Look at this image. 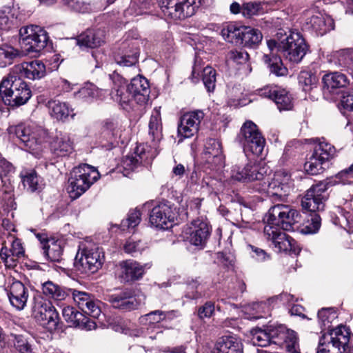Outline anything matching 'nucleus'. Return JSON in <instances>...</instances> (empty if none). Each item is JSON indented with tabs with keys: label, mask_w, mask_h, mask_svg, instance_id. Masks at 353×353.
<instances>
[{
	"label": "nucleus",
	"mask_w": 353,
	"mask_h": 353,
	"mask_svg": "<svg viewBox=\"0 0 353 353\" xmlns=\"http://www.w3.org/2000/svg\"><path fill=\"white\" fill-rule=\"evenodd\" d=\"M270 334L272 343L285 347L289 353H299L298 337L294 331L283 325L276 327L270 325Z\"/></svg>",
	"instance_id": "f3484780"
},
{
	"label": "nucleus",
	"mask_w": 353,
	"mask_h": 353,
	"mask_svg": "<svg viewBox=\"0 0 353 353\" xmlns=\"http://www.w3.org/2000/svg\"><path fill=\"white\" fill-rule=\"evenodd\" d=\"M243 344L239 338L234 335L223 336L217 339L211 353H242Z\"/></svg>",
	"instance_id": "a878e982"
},
{
	"label": "nucleus",
	"mask_w": 353,
	"mask_h": 353,
	"mask_svg": "<svg viewBox=\"0 0 353 353\" xmlns=\"http://www.w3.org/2000/svg\"><path fill=\"white\" fill-rule=\"evenodd\" d=\"M42 247L43 254L51 262H60L62 259L63 248L58 241H47Z\"/></svg>",
	"instance_id": "c9c22d12"
},
{
	"label": "nucleus",
	"mask_w": 353,
	"mask_h": 353,
	"mask_svg": "<svg viewBox=\"0 0 353 353\" xmlns=\"http://www.w3.org/2000/svg\"><path fill=\"white\" fill-rule=\"evenodd\" d=\"M72 298L74 301L77 303L78 307L82 312L85 309L87 305L90 303V300L93 297L90 294L79 291L77 290H71Z\"/></svg>",
	"instance_id": "6e6d98bb"
},
{
	"label": "nucleus",
	"mask_w": 353,
	"mask_h": 353,
	"mask_svg": "<svg viewBox=\"0 0 353 353\" xmlns=\"http://www.w3.org/2000/svg\"><path fill=\"white\" fill-rule=\"evenodd\" d=\"M227 59L237 64H243L248 61L249 54L243 50H232L228 53Z\"/></svg>",
	"instance_id": "13d9d810"
},
{
	"label": "nucleus",
	"mask_w": 353,
	"mask_h": 353,
	"mask_svg": "<svg viewBox=\"0 0 353 353\" xmlns=\"http://www.w3.org/2000/svg\"><path fill=\"white\" fill-rule=\"evenodd\" d=\"M216 70L210 66L203 70V82L208 92H214L216 86Z\"/></svg>",
	"instance_id": "3c124183"
},
{
	"label": "nucleus",
	"mask_w": 353,
	"mask_h": 353,
	"mask_svg": "<svg viewBox=\"0 0 353 353\" xmlns=\"http://www.w3.org/2000/svg\"><path fill=\"white\" fill-rule=\"evenodd\" d=\"M263 60L267 64L271 74L276 77H283L288 74V68L283 65L281 57L274 54H264Z\"/></svg>",
	"instance_id": "e433bc0d"
},
{
	"label": "nucleus",
	"mask_w": 353,
	"mask_h": 353,
	"mask_svg": "<svg viewBox=\"0 0 353 353\" xmlns=\"http://www.w3.org/2000/svg\"><path fill=\"white\" fill-rule=\"evenodd\" d=\"M352 49H343L334 52L335 63L342 67L347 66L352 62Z\"/></svg>",
	"instance_id": "864d4df0"
},
{
	"label": "nucleus",
	"mask_w": 353,
	"mask_h": 353,
	"mask_svg": "<svg viewBox=\"0 0 353 353\" xmlns=\"http://www.w3.org/2000/svg\"><path fill=\"white\" fill-rule=\"evenodd\" d=\"M279 51L289 61L298 63L306 54L308 46L302 35L298 32H290V34L280 41Z\"/></svg>",
	"instance_id": "1a4fd4ad"
},
{
	"label": "nucleus",
	"mask_w": 353,
	"mask_h": 353,
	"mask_svg": "<svg viewBox=\"0 0 353 353\" xmlns=\"http://www.w3.org/2000/svg\"><path fill=\"white\" fill-rule=\"evenodd\" d=\"M132 54H128V52H122L115 56L114 59L117 64L121 66L129 67L134 65L138 61L139 49L134 44L132 45L130 50Z\"/></svg>",
	"instance_id": "a19ab883"
},
{
	"label": "nucleus",
	"mask_w": 353,
	"mask_h": 353,
	"mask_svg": "<svg viewBox=\"0 0 353 353\" xmlns=\"http://www.w3.org/2000/svg\"><path fill=\"white\" fill-rule=\"evenodd\" d=\"M270 172V168L264 163H248L244 166L235 164L231 170V178L242 182L259 181L256 184L257 191L266 193L272 202L285 201L290 192L288 183L290 176L278 172L270 178L268 176Z\"/></svg>",
	"instance_id": "f257e3e1"
},
{
	"label": "nucleus",
	"mask_w": 353,
	"mask_h": 353,
	"mask_svg": "<svg viewBox=\"0 0 353 353\" xmlns=\"http://www.w3.org/2000/svg\"><path fill=\"white\" fill-rule=\"evenodd\" d=\"M239 139L243 147L245 152L259 156L262 154L265 139L259 132L256 125L251 121H248L242 125Z\"/></svg>",
	"instance_id": "9b49d317"
},
{
	"label": "nucleus",
	"mask_w": 353,
	"mask_h": 353,
	"mask_svg": "<svg viewBox=\"0 0 353 353\" xmlns=\"http://www.w3.org/2000/svg\"><path fill=\"white\" fill-rule=\"evenodd\" d=\"M243 30L240 45L251 48L257 47L263 39L261 31L249 26H244Z\"/></svg>",
	"instance_id": "f704fd0d"
},
{
	"label": "nucleus",
	"mask_w": 353,
	"mask_h": 353,
	"mask_svg": "<svg viewBox=\"0 0 353 353\" xmlns=\"http://www.w3.org/2000/svg\"><path fill=\"white\" fill-rule=\"evenodd\" d=\"M128 90L132 94L134 101L137 104L143 105L149 99L150 86L148 80L142 77L137 76L131 80L130 84L127 85Z\"/></svg>",
	"instance_id": "b1692460"
},
{
	"label": "nucleus",
	"mask_w": 353,
	"mask_h": 353,
	"mask_svg": "<svg viewBox=\"0 0 353 353\" xmlns=\"http://www.w3.org/2000/svg\"><path fill=\"white\" fill-rule=\"evenodd\" d=\"M74 94L75 97L78 99L88 101L90 99L97 97L98 88L92 84L87 85L86 86L81 88Z\"/></svg>",
	"instance_id": "4d7b16f0"
},
{
	"label": "nucleus",
	"mask_w": 353,
	"mask_h": 353,
	"mask_svg": "<svg viewBox=\"0 0 353 353\" xmlns=\"http://www.w3.org/2000/svg\"><path fill=\"white\" fill-rule=\"evenodd\" d=\"M109 78L112 83L111 98L118 103L123 109L129 110L133 107L134 97L128 90L125 79L117 72L110 74Z\"/></svg>",
	"instance_id": "dca6fc26"
},
{
	"label": "nucleus",
	"mask_w": 353,
	"mask_h": 353,
	"mask_svg": "<svg viewBox=\"0 0 353 353\" xmlns=\"http://www.w3.org/2000/svg\"><path fill=\"white\" fill-rule=\"evenodd\" d=\"M202 110H196L185 113L178 125V134L183 138H190L196 134L204 118Z\"/></svg>",
	"instance_id": "aec40b11"
},
{
	"label": "nucleus",
	"mask_w": 353,
	"mask_h": 353,
	"mask_svg": "<svg viewBox=\"0 0 353 353\" xmlns=\"http://www.w3.org/2000/svg\"><path fill=\"white\" fill-rule=\"evenodd\" d=\"M62 315L64 319L74 326H79L85 323L86 317L73 307H64L62 310Z\"/></svg>",
	"instance_id": "37998d69"
},
{
	"label": "nucleus",
	"mask_w": 353,
	"mask_h": 353,
	"mask_svg": "<svg viewBox=\"0 0 353 353\" xmlns=\"http://www.w3.org/2000/svg\"><path fill=\"white\" fill-rule=\"evenodd\" d=\"M118 127L119 121L114 119H108L104 122L102 134L112 145L114 144L118 137Z\"/></svg>",
	"instance_id": "79ce46f5"
},
{
	"label": "nucleus",
	"mask_w": 353,
	"mask_h": 353,
	"mask_svg": "<svg viewBox=\"0 0 353 353\" xmlns=\"http://www.w3.org/2000/svg\"><path fill=\"white\" fill-rule=\"evenodd\" d=\"M104 31L100 29L87 30L76 39L77 45L81 48H94L104 42Z\"/></svg>",
	"instance_id": "bb28decb"
},
{
	"label": "nucleus",
	"mask_w": 353,
	"mask_h": 353,
	"mask_svg": "<svg viewBox=\"0 0 353 353\" xmlns=\"http://www.w3.org/2000/svg\"><path fill=\"white\" fill-rule=\"evenodd\" d=\"M270 328V325L265 330L259 329L254 331L252 337V341L254 345L266 347L272 343Z\"/></svg>",
	"instance_id": "de8ad7c7"
},
{
	"label": "nucleus",
	"mask_w": 353,
	"mask_h": 353,
	"mask_svg": "<svg viewBox=\"0 0 353 353\" xmlns=\"http://www.w3.org/2000/svg\"><path fill=\"white\" fill-rule=\"evenodd\" d=\"M144 249V246L141 241H128L124 246V251L130 254L135 255L137 253H141V251Z\"/></svg>",
	"instance_id": "69168bd1"
},
{
	"label": "nucleus",
	"mask_w": 353,
	"mask_h": 353,
	"mask_svg": "<svg viewBox=\"0 0 353 353\" xmlns=\"http://www.w3.org/2000/svg\"><path fill=\"white\" fill-rule=\"evenodd\" d=\"M299 212L289 205L276 204L268 211L267 224L264 227V235L271 241L277 252H287L291 249L292 239L282 232L294 230V225L300 221Z\"/></svg>",
	"instance_id": "f03ea898"
},
{
	"label": "nucleus",
	"mask_w": 353,
	"mask_h": 353,
	"mask_svg": "<svg viewBox=\"0 0 353 353\" xmlns=\"http://www.w3.org/2000/svg\"><path fill=\"white\" fill-rule=\"evenodd\" d=\"M211 233V228L203 218H198L193 220L190 225L186 230L188 239L191 244L195 246L203 248Z\"/></svg>",
	"instance_id": "6ab92c4d"
},
{
	"label": "nucleus",
	"mask_w": 353,
	"mask_h": 353,
	"mask_svg": "<svg viewBox=\"0 0 353 353\" xmlns=\"http://www.w3.org/2000/svg\"><path fill=\"white\" fill-rule=\"evenodd\" d=\"M100 304L101 302L95 299L93 296L83 312L92 318L97 319L99 317L101 313Z\"/></svg>",
	"instance_id": "bf43d9fd"
},
{
	"label": "nucleus",
	"mask_w": 353,
	"mask_h": 353,
	"mask_svg": "<svg viewBox=\"0 0 353 353\" xmlns=\"http://www.w3.org/2000/svg\"><path fill=\"white\" fill-rule=\"evenodd\" d=\"M2 183L1 191L3 192V199L10 201L13 197L14 186L12 185L10 179L6 177L0 178Z\"/></svg>",
	"instance_id": "338daca9"
},
{
	"label": "nucleus",
	"mask_w": 353,
	"mask_h": 353,
	"mask_svg": "<svg viewBox=\"0 0 353 353\" xmlns=\"http://www.w3.org/2000/svg\"><path fill=\"white\" fill-rule=\"evenodd\" d=\"M243 28L244 26H237L234 23H229L223 28L221 34L226 41L240 45Z\"/></svg>",
	"instance_id": "ea45409f"
},
{
	"label": "nucleus",
	"mask_w": 353,
	"mask_h": 353,
	"mask_svg": "<svg viewBox=\"0 0 353 353\" xmlns=\"http://www.w3.org/2000/svg\"><path fill=\"white\" fill-rule=\"evenodd\" d=\"M201 5V0H161L160 8L164 16L174 20L192 16Z\"/></svg>",
	"instance_id": "f8f14e48"
},
{
	"label": "nucleus",
	"mask_w": 353,
	"mask_h": 353,
	"mask_svg": "<svg viewBox=\"0 0 353 353\" xmlns=\"http://www.w3.org/2000/svg\"><path fill=\"white\" fill-rule=\"evenodd\" d=\"M121 277L125 282L141 279L144 274V267L134 261H125L121 263Z\"/></svg>",
	"instance_id": "7c9ffc66"
},
{
	"label": "nucleus",
	"mask_w": 353,
	"mask_h": 353,
	"mask_svg": "<svg viewBox=\"0 0 353 353\" xmlns=\"http://www.w3.org/2000/svg\"><path fill=\"white\" fill-rule=\"evenodd\" d=\"M104 261L102 250L97 248H84L77 252L74 265L81 274H90L97 272Z\"/></svg>",
	"instance_id": "9d476101"
},
{
	"label": "nucleus",
	"mask_w": 353,
	"mask_h": 353,
	"mask_svg": "<svg viewBox=\"0 0 353 353\" xmlns=\"http://www.w3.org/2000/svg\"><path fill=\"white\" fill-rule=\"evenodd\" d=\"M10 135H14L24 144V146L32 151H37L41 145L46 141L47 132L34 124L20 123L9 128Z\"/></svg>",
	"instance_id": "0eeeda50"
},
{
	"label": "nucleus",
	"mask_w": 353,
	"mask_h": 353,
	"mask_svg": "<svg viewBox=\"0 0 353 353\" xmlns=\"http://www.w3.org/2000/svg\"><path fill=\"white\" fill-rule=\"evenodd\" d=\"M258 95L272 99L280 111L290 110L293 107L292 97L288 90L274 85H265L256 90Z\"/></svg>",
	"instance_id": "a211bd4d"
},
{
	"label": "nucleus",
	"mask_w": 353,
	"mask_h": 353,
	"mask_svg": "<svg viewBox=\"0 0 353 353\" xmlns=\"http://www.w3.org/2000/svg\"><path fill=\"white\" fill-rule=\"evenodd\" d=\"M18 55V51L11 46L3 44L0 46V67L5 68L13 62Z\"/></svg>",
	"instance_id": "49530a36"
},
{
	"label": "nucleus",
	"mask_w": 353,
	"mask_h": 353,
	"mask_svg": "<svg viewBox=\"0 0 353 353\" xmlns=\"http://www.w3.org/2000/svg\"><path fill=\"white\" fill-rule=\"evenodd\" d=\"M336 154L334 145L325 139L319 140L313 149V152L304 164L306 172L311 175H317L323 172Z\"/></svg>",
	"instance_id": "423d86ee"
},
{
	"label": "nucleus",
	"mask_w": 353,
	"mask_h": 353,
	"mask_svg": "<svg viewBox=\"0 0 353 353\" xmlns=\"http://www.w3.org/2000/svg\"><path fill=\"white\" fill-rule=\"evenodd\" d=\"M306 28L314 31L317 34L323 35L334 28L332 19L325 17L320 13L312 15L306 19Z\"/></svg>",
	"instance_id": "c756f323"
},
{
	"label": "nucleus",
	"mask_w": 353,
	"mask_h": 353,
	"mask_svg": "<svg viewBox=\"0 0 353 353\" xmlns=\"http://www.w3.org/2000/svg\"><path fill=\"white\" fill-rule=\"evenodd\" d=\"M51 149L59 157H65L71 154L74 150L73 142L69 134H60L51 142Z\"/></svg>",
	"instance_id": "473e14b6"
},
{
	"label": "nucleus",
	"mask_w": 353,
	"mask_h": 353,
	"mask_svg": "<svg viewBox=\"0 0 353 353\" xmlns=\"http://www.w3.org/2000/svg\"><path fill=\"white\" fill-rule=\"evenodd\" d=\"M99 177V173L92 166L83 164L74 168L68 179V191L70 196L77 199L81 196Z\"/></svg>",
	"instance_id": "20e7f679"
},
{
	"label": "nucleus",
	"mask_w": 353,
	"mask_h": 353,
	"mask_svg": "<svg viewBox=\"0 0 353 353\" xmlns=\"http://www.w3.org/2000/svg\"><path fill=\"white\" fill-rule=\"evenodd\" d=\"M336 183L334 180L327 179L312 185L307 190L301 200L303 209L310 212L323 210L325 206V201L328 197L326 192L329 188L334 185Z\"/></svg>",
	"instance_id": "6e6552de"
},
{
	"label": "nucleus",
	"mask_w": 353,
	"mask_h": 353,
	"mask_svg": "<svg viewBox=\"0 0 353 353\" xmlns=\"http://www.w3.org/2000/svg\"><path fill=\"white\" fill-rule=\"evenodd\" d=\"M172 312H164L162 310L152 311L139 318V322L142 325H153L160 323L168 318H170Z\"/></svg>",
	"instance_id": "c03bdc74"
},
{
	"label": "nucleus",
	"mask_w": 353,
	"mask_h": 353,
	"mask_svg": "<svg viewBox=\"0 0 353 353\" xmlns=\"http://www.w3.org/2000/svg\"><path fill=\"white\" fill-rule=\"evenodd\" d=\"M141 221V212L137 208L130 210L128 217L121 223V228L125 230L130 228H134Z\"/></svg>",
	"instance_id": "603ef678"
},
{
	"label": "nucleus",
	"mask_w": 353,
	"mask_h": 353,
	"mask_svg": "<svg viewBox=\"0 0 353 353\" xmlns=\"http://www.w3.org/2000/svg\"><path fill=\"white\" fill-rule=\"evenodd\" d=\"M71 289H66L52 281H48L42 284V292L48 297L54 301H65L69 296Z\"/></svg>",
	"instance_id": "2f4dec72"
},
{
	"label": "nucleus",
	"mask_w": 353,
	"mask_h": 353,
	"mask_svg": "<svg viewBox=\"0 0 353 353\" xmlns=\"http://www.w3.org/2000/svg\"><path fill=\"white\" fill-rule=\"evenodd\" d=\"M10 336L14 348L19 353H34L31 345L24 336L12 334Z\"/></svg>",
	"instance_id": "09e8293b"
},
{
	"label": "nucleus",
	"mask_w": 353,
	"mask_h": 353,
	"mask_svg": "<svg viewBox=\"0 0 353 353\" xmlns=\"http://www.w3.org/2000/svg\"><path fill=\"white\" fill-rule=\"evenodd\" d=\"M335 317L336 313L332 307L322 308L318 312L319 320L324 326L328 325Z\"/></svg>",
	"instance_id": "680f3d73"
},
{
	"label": "nucleus",
	"mask_w": 353,
	"mask_h": 353,
	"mask_svg": "<svg viewBox=\"0 0 353 353\" xmlns=\"http://www.w3.org/2000/svg\"><path fill=\"white\" fill-rule=\"evenodd\" d=\"M0 257L5 265L8 267H14L16 264V258L12 256L11 248H8L6 242L2 243V248L0 250Z\"/></svg>",
	"instance_id": "052dcab7"
},
{
	"label": "nucleus",
	"mask_w": 353,
	"mask_h": 353,
	"mask_svg": "<svg viewBox=\"0 0 353 353\" xmlns=\"http://www.w3.org/2000/svg\"><path fill=\"white\" fill-rule=\"evenodd\" d=\"M214 312V304L211 301L206 302L198 308L197 314L200 319L210 318Z\"/></svg>",
	"instance_id": "774afa93"
},
{
	"label": "nucleus",
	"mask_w": 353,
	"mask_h": 353,
	"mask_svg": "<svg viewBox=\"0 0 353 353\" xmlns=\"http://www.w3.org/2000/svg\"><path fill=\"white\" fill-rule=\"evenodd\" d=\"M203 156L207 163L221 165L223 160L221 143L216 139H209L205 144Z\"/></svg>",
	"instance_id": "c85d7f7f"
},
{
	"label": "nucleus",
	"mask_w": 353,
	"mask_h": 353,
	"mask_svg": "<svg viewBox=\"0 0 353 353\" xmlns=\"http://www.w3.org/2000/svg\"><path fill=\"white\" fill-rule=\"evenodd\" d=\"M50 116L58 121L65 122L70 117L74 118L73 108L66 102L50 100L47 103Z\"/></svg>",
	"instance_id": "cd10ccee"
},
{
	"label": "nucleus",
	"mask_w": 353,
	"mask_h": 353,
	"mask_svg": "<svg viewBox=\"0 0 353 353\" xmlns=\"http://www.w3.org/2000/svg\"><path fill=\"white\" fill-rule=\"evenodd\" d=\"M32 92L27 83L10 72L0 83V97L10 105L20 106L28 102Z\"/></svg>",
	"instance_id": "7ed1b4c3"
},
{
	"label": "nucleus",
	"mask_w": 353,
	"mask_h": 353,
	"mask_svg": "<svg viewBox=\"0 0 353 353\" xmlns=\"http://www.w3.org/2000/svg\"><path fill=\"white\" fill-rule=\"evenodd\" d=\"M21 176L23 185L28 192H39L43 188V179L34 170L26 172Z\"/></svg>",
	"instance_id": "4c0bfd02"
},
{
	"label": "nucleus",
	"mask_w": 353,
	"mask_h": 353,
	"mask_svg": "<svg viewBox=\"0 0 353 353\" xmlns=\"http://www.w3.org/2000/svg\"><path fill=\"white\" fill-rule=\"evenodd\" d=\"M321 217L318 214L311 215L310 219H308L301 228V232L305 234H311L316 233L321 227Z\"/></svg>",
	"instance_id": "8fccbe9b"
},
{
	"label": "nucleus",
	"mask_w": 353,
	"mask_h": 353,
	"mask_svg": "<svg viewBox=\"0 0 353 353\" xmlns=\"http://www.w3.org/2000/svg\"><path fill=\"white\" fill-rule=\"evenodd\" d=\"M299 85L305 92H308L316 85L318 77L312 71H301L298 77Z\"/></svg>",
	"instance_id": "a18cd8bd"
},
{
	"label": "nucleus",
	"mask_w": 353,
	"mask_h": 353,
	"mask_svg": "<svg viewBox=\"0 0 353 353\" xmlns=\"http://www.w3.org/2000/svg\"><path fill=\"white\" fill-rule=\"evenodd\" d=\"M12 72L21 77V78L25 77L31 80H37L45 77L46 69V65L41 61L33 60L15 65L12 70Z\"/></svg>",
	"instance_id": "412c9836"
},
{
	"label": "nucleus",
	"mask_w": 353,
	"mask_h": 353,
	"mask_svg": "<svg viewBox=\"0 0 353 353\" xmlns=\"http://www.w3.org/2000/svg\"><path fill=\"white\" fill-rule=\"evenodd\" d=\"M135 157L127 156L123 161V166L125 169L133 170L142 162H148L151 158L148 152H145L144 145H138L135 149Z\"/></svg>",
	"instance_id": "72a5a7b5"
},
{
	"label": "nucleus",
	"mask_w": 353,
	"mask_h": 353,
	"mask_svg": "<svg viewBox=\"0 0 353 353\" xmlns=\"http://www.w3.org/2000/svg\"><path fill=\"white\" fill-rule=\"evenodd\" d=\"M109 301L114 308L123 312L135 310L141 304V300L133 295V293L130 290L112 294Z\"/></svg>",
	"instance_id": "5701e85b"
},
{
	"label": "nucleus",
	"mask_w": 353,
	"mask_h": 353,
	"mask_svg": "<svg viewBox=\"0 0 353 353\" xmlns=\"http://www.w3.org/2000/svg\"><path fill=\"white\" fill-rule=\"evenodd\" d=\"M339 105L344 110H353V89L343 92Z\"/></svg>",
	"instance_id": "0e129e2a"
},
{
	"label": "nucleus",
	"mask_w": 353,
	"mask_h": 353,
	"mask_svg": "<svg viewBox=\"0 0 353 353\" xmlns=\"http://www.w3.org/2000/svg\"><path fill=\"white\" fill-rule=\"evenodd\" d=\"M19 34L22 45L28 52H40L48 41L46 31L39 26L23 27Z\"/></svg>",
	"instance_id": "4468645a"
},
{
	"label": "nucleus",
	"mask_w": 353,
	"mask_h": 353,
	"mask_svg": "<svg viewBox=\"0 0 353 353\" xmlns=\"http://www.w3.org/2000/svg\"><path fill=\"white\" fill-rule=\"evenodd\" d=\"M176 215V208L170 201H162L152 208L150 214L151 225L167 230L172 225Z\"/></svg>",
	"instance_id": "2eb2a0df"
},
{
	"label": "nucleus",
	"mask_w": 353,
	"mask_h": 353,
	"mask_svg": "<svg viewBox=\"0 0 353 353\" xmlns=\"http://www.w3.org/2000/svg\"><path fill=\"white\" fill-rule=\"evenodd\" d=\"M322 81L324 88L330 94H340L341 89L346 88L350 83V79L341 72H330L323 75Z\"/></svg>",
	"instance_id": "4be33fe9"
},
{
	"label": "nucleus",
	"mask_w": 353,
	"mask_h": 353,
	"mask_svg": "<svg viewBox=\"0 0 353 353\" xmlns=\"http://www.w3.org/2000/svg\"><path fill=\"white\" fill-rule=\"evenodd\" d=\"M32 316L49 332L56 330L59 323V316L55 307L49 301L42 298H34L32 305Z\"/></svg>",
	"instance_id": "ddd939ff"
},
{
	"label": "nucleus",
	"mask_w": 353,
	"mask_h": 353,
	"mask_svg": "<svg viewBox=\"0 0 353 353\" xmlns=\"http://www.w3.org/2000/svg\"><path fill=\"white\" fill-rule=\"evenodd\" d=\"M352 344L350 330L345 326H339L320 338L317 353H344Z\"/></svg>",
	"instance_id": "39448f33"
},
{
	"label": "nucleus",
	"mask_w": 353,
	"mask_h": 353,
	"mask_svg": "<svg viewBox=\"0 0 353 353\" xmlns=\"http://www.w3.org/2000/svg\"><path fill=\"white\" fill-rule=\"evenodd\" d=\"M261 9L260 3H247L243 6L242 13L244 17L250 18L253 15L259 14L261 12Z\"/></svg>",
	"instance_id": "e2e57ef3"
},
{
	"label": "nucleus",
	"mask_w": 353,
	"mask_h": 353,
	"mask_svg": "<svg viewBox=\"0 0 353 353\" xmlns=\"http://www.w3.org/2000/svg\"><path fill=\"white\" fill-rule=\"evenodd\" d=\"M148 134L154 142L159 141L163 137V126L160 112L155 110L151 115L148 123Z\"/></svg>",
	"instance_id": "58836bf2"
},
{
	"label": "nucleus",
	"mask_w": 353,
	"mask_h": 353,
	"mask_svg": "<svg viewBox=\"0 0 353 353\" xmlns=\"http://www.w3.org/2000/svg\"><path fill=\"white\" fill-rule=\"evenodd\" d=\"M203 286L198 280H192L188 283L185 288V297L189 299H196L202 296Z\"/></svg>",
	"instance_id": "5fc2aeb1"
},
{
	"label": "nucleus",
	"mask_w": 353,
	"mask_h": 353,
	"mask_svg": "<svg viewBox=\"0 0 353 353\" xmlns=\"http://www.w3.org/2000/svg\"><path fill=\"white\" fill-rule=\"evenodd\" d=\"M8 296L10 304L17 310H21L26 305L29 291L21 281H14L10 286Z\"/></svg>",
	"instance_id": "393cba45"
}]
</instances>
